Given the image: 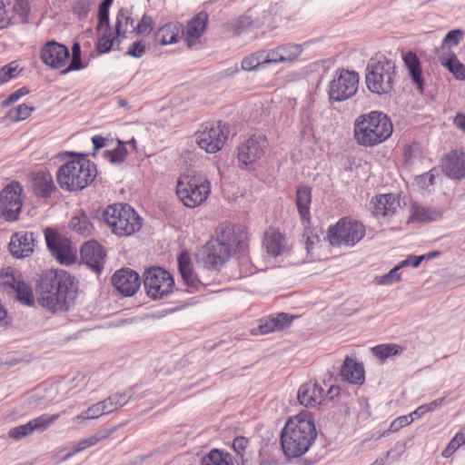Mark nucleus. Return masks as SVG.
<instances>
[{"label":"nucleus","instance_id":"nucleus-1","mask_svg":"<svg viewBox=\"0 0 465 465\" xmlns=\"http://www.w3.org/2000/svg\"><path fill=\"white\" fill-rule=\"evenodd\" d=\"M77 283L75 278L64 270L49 272L38 284V302L53 312L67 311L76 298Z\"/></svg>","mask_w":465,"mask_h":465},{"label":"nucleus","instance_id":"nucleus-2","mask_svg":"<svg viewBox=\"0 0 465 465\" xmlns=\"http://www.w3.org/2000/svg\"><path fill=\"white\" fill-rule=\"evenodd\" d=\"M317 436L314 420L309 412H301L288 419L281 433L285 456L297 458L305 454Z\"/></svg>","mask_w":465,"mask_h":465},{"label":"nucleus","instance_id":"nucleus-3","mask_svg":"<svg viewBox=\"0 0 465 465\" xmlns=\"http://www.w3.org/2000/svg\"><path fill=\"white\" fill-rule=\"evenodd\" d=\"M393 126L383 113L373 111L359 116L354 123V136L362 146H374L386 141L392 134Z\"/></svg>","mask_w":465,"mask_h":465},{"label":"nucleus","instance_id":"nucleus-4","mask_svg":"<svg viewBox=\"0 0 465 465\" xmlns=\"http://www.w3.org/2000/svg\"><path fill=\"white\" fill-rule=\"evenodd\" d=\"M96 174V167L92 162L79 158L62 164L56 172V180L63 190L76 192L87 187Z\"/></svg>","mask_w":465,"mask_h":465},{"label":"nucleus","instance_id":"nucleus-5","mask_svg":"<svg viewBox=\"0 0 465 465\" xmlns=\"http://www.w3.org/2000/svg\"><path fill=\"white\" fill-rule=\"evenodd\" d=\"M175 189L179 200L184 206L195 208L209 197L211 183L202 173L187 170L179 176Z\"/></svg>","mask_w":465,"mask_h":465},{"label":"nucleus","instance_id":"nucleus-6","mask_svg":"<svg viewBox=\"0 0 465 465\" xmlns=\"http://www.w3.org/2000/svg\"><path fill=\"white\" fill-rule=\"evenodd\" d=\"M104 220L118 236H131L142 227V218L126 203H114L106 207Z\"/></svg>","mask_w":465,"mask_h":465},{"label":"nucleus","instance_id":"nucleus-7","mask_svg":"<svg viewBox=\"0 0 465 465\" xmlns=\"http://www.w3.org/2000/svg\"><path fill=\"white\" fill-rule=\"evenodd\" d=\"M396 79L395 64L390 60H371L366 67L365 82L372 94H388L392 89Z\"/></svg>","mask_w":465,"mask_h":465},{"label":"nucleus","instance_id":"nucleus-8","mask_svg":"<svg viewBox=\"0 0 465 465\" xmlns=\"http://www.w3.org/2000/svg\"><path fill=\"white\" fill-rule=\"evenodd\" d=\"M365 235V228L362 223L341 219L334 226L330 227L328 237L332 246H353Z\"/></svg>","mask_w":465,"mask_h":465},{"label":"nucleus","instance_id":"nucleus-9","mask_svg":"<svg viewBox=\"0 0 465 465\" xmlns=\"http://www.w3.org/2000/svg\"><path fill=\"white\" fill-rule=\"evenodd\" d=\"M358 85L359 74L357 73L340 69L329 84V98L334 102L346 101L356 94Z\"/></svg>","mask_w":465,"mask_h":465},{"label":"nucleus","instance_id":"nucleus-10","mask_svg":"<svg viewBox=\"0 0 465 465\" xmlns=\"http://www.w3.org/2000/svg\"><path fill=\"white\" fill-rule=\"evenodd\" d=\"M228 138V129L221 122L205 123L195 134L199 147L208 153L220 151Z\"/></svg>","mask_w":465,"mask_h":465},{"label":"nucleus","instance_id":"nucleus-11","mask_svg":"<svg viewBox=\"0 0 465 465\" xmlns=\"http://www.w3.org/2000/svg\"><path fill=\"white\" fill-rule=\"evenodd\" d=\"M143 277L146 293L154 300L168 295L174 286V281L171 273L161 267H153L146 270Z\"/></svg>","mask_w":465,"mask_h":465},{"label":"nucleus","instance_id":"nucleus-12","mask_svg":"<svg viewBox=\"0 0 465 465\" xmlns=\"http://www.w3.org/2000/svg\"><path fill=\"white\" fill-rule=\"evenodd\" d=\"M340 393V388L330 386L327 391L317 381H309L302 384L297 392L299 402L306 408H316L324 403L327 398L333 400Z\"/></svg>","mask_w":465,"mask_h":465},{"label":"nucleus","instance_id":"nucleus-13","mask_svg":"<svg viewBox=\"0 0 465 465\" xmlns=\"http://www.w3.org/2000/svg\"><path fill=\"white\" fill-rule=\"evenodd\" d=\"M23 186L18 182H12L0 193V213L6 221H15L22 209L21 194Z\"/></svg>","mask_w":465,"mask_h":465},{"label":"nucleus","instance_id":"nucleus-14","mask_svg":"<svg viewBox=\"0 0 465 465\" xmlns=\"http://www.w3.org/2000/svg\"><path fill=\"white\" fill-rule=\"evenodd\" d=\"M0 285L15 292L16 299L25 305H33L35 302L31 286L23 279L19 272L13 268H5L0 272Z\"/></svg>","mask_w":465,"mask_h":465},{"label":"nucleus","instance_id":"nucleus-15","mask_svg":"<svg viewBox=\"0 0 465 465\" xmlns=\"http://www.w3.org/2000/svg\"><path fill=\"white\" fill-rule=\"evenodd\" d=\"M267 146L264 134H252L238 146V161L245 166L252 165L264 155Z\"/></svg>","mask_w":465,"mask_h":465},{"label":"nucleus","instance_id":"nucleus-16","mask_svg":"<svg viewBox=\"0 0 465 465\" xmlns=\"http://www.w3.org/2000/svg\"><path fill=\"white\" fill-rule=\"evenodd\" d=\"M45 234L48 249L60 263L69 264L74 262L75 250L67 238L51 229H46Z\"/></svg>","mask_w":465,"mask_h":465},{"label":"nucleus","instance_id":"nucleus-17","mask_svg":"<svg viewBox=\"0 0 465 465\" xmlns=\"http://www.w3.org/2000/svg\"><path fill=\"white\" fill-rule=\"evenodd\" d=\"M68 48L55 41L47 42L41 50L43 63L54 69L64 67L69 60Z\"/></svg>","mask_w":465,"mask_h":465},{"label":"nucleus","instance_id":"nucleus-18","mask_svg":"<svg viewBox=\"0 0 465 465\" xmlns=\"http://www.w3.org/2000/svg\"><path fill=\"white\" fill-rule=\"evenodd\" d=\"M36 237L31 232H18L12 235L8 249L17 259L29 257L34 252Z\"/></svg>","mask_w":465,"mask_h":465},{"label":"nucleus","instance_id":"nucleus-19","mask_svg":"<svg viewBox=\"0 0 465 465\" xmlns=\"http://www.w3.org/2000/svg\"><path fill=\"white\" fill-rule=\"evenodd\" d=\"M112 283L124 296H133L138 291L141 281L137 272L131 269H121L112 276Z\"/></svg>","mask_w":465,"mask_h":465},{"label":"nucleus","instance_id":"nucleus-20","mask_svg":"<svg viewBox=\"0 0 465 465\" xmlns=\"http://www.w3.org/2000/svg\"><path fill=\"white\" fill-rule=\"evenodd\" d=\"M204 263L213 269L223 266L230 257L229 247L216 239L209 242L202 252Z\"/></svg>","mask_w":465,"mask_h":465},{"label":"nucleus","instance_id":"nucleus-21","mask_svg":"<svg viewBox=\"0 0 465 465\" xmlns=\"http://www.w3.org/2000/svg\"><path fill=\"white\" fill-rule=\"evenodd\" d=\"M58 417L59 414L42 415L30 420L26 424L12 428L8 431V436L14 440H19L32 434L35 430L42 431L46 430L54 420L58 419Z\"/></svg>","mask_w":465,"mask_h":465},{"label":"nucleus","instance_id":"nucleus-22","mask_svg":"<svg viewBox=\"0 0 465 465\" xmlns=\"http://www.w3.org/2000/svg\"><path fill=\"white\" fill-rule=\"evenodd\" d=\"M442 168L444 173L451 178H465V153L452 151L448 153L442 161Z\"/></svg>","mask_w":465,"mask_h":465},{"label":"nucleus","instance_id":"nucleus-23","mask_svg":"<svg viewBox=\"0 0 465 465\" xmlns=\"http://www.w3.org/2000/svg\"><path fill=\"white\" fill-rule=\"evenodd\" d=\"M82 260L95 272L101 270L105 257L103 247L97 242H85L81 249Z\"/></svg>","mask_w":465,"mask_h":465},{"label":"nucleus","instance_id":"nucleus-24","mask_svg":"<svg viewBox=\"0 0 465 465\" xmlns=\"http://www.w3.org/2000/svg\"><path fill=\"white\" fill-rule=\"evenodd\" d=\"M372 203L374 215L381 217L394 214L400 207V200L392 193L376 196L372 200Z\"/></svg>","mask_w":465,"mask_h":465},{"label":"nucleus","instance_id":"nucleus-25","mask_svg":"<svg viewBox=\"0 0 465 465\" xmlns=\"http://www.w3.org/2000/svg\"><path fill=\"white\" fill-rule=\"evenodd\" d=\"M263 244L267 252L273 257L280 256L288 250L286 237L276 229L266 231Z\"/></svg>","mask_w":465,"mask_h":465},{"label":"nucleus","instance_id":"nucleus-26","mask_svg":"<svg viewBox=\"0 0 465 465\" xmlns=\"http://www.w3.org/2000/svg\"><path fill=\"white\" fill-rule=\"evenodd\" d=\"M207 22L208 15L205 12L198 13L188 22L184 38L189 47L195 45L196 41L202 36Z\"/></svg>","mask_w":465,"mask_h":465},{"label":"nucleus","instance_id":"nucleus-27","mask_svg":"<svg viewBox=\"0 0 465 465\" xmlns=\"http://www.w3.org/2000/svg\"><path fill=\"white\" fill-rule=\"evenodd\" d=\"M178 265L181 276L188 288V292H193L198 291L202 286V282L193 272V265L189 257L187 255L181 254L178 259Z\"/></svg>","mask_w":465,"mask_h":465},{"label":"nucleus","instance_id":"nucleus-28","mask_svg":"<svg viewBox=\"0 0 465 465\" xmlns=\"http://www.w3.org/2000/svg\"><path fill=\"white\" fill-rule=\"evenodd\" d=\"M178 265L181 276L188 288V292H193L198 291L202 286V282L193 272V265L189 257L187 255L181 254L178 259Z\"/></svg>","mask_w":465,"mask_h":465},{"label":"nucleus","instance_id":"nucleus-29","mask_svg":"<svg viewBox=\"0 0 465 465\" xmlns=\"http://www.w3.org/2000/svg\"><path fill=\"white\" fill-rule=\"evenodd\" d=\"M33 190L38 196L49 197L56 190L52 175L44 171L35 173L33 176Z\"/></svg>","mask_w":465,"mask_h":465},{"label":"nucleus","instance_id":"nucleus-30","mask_svg":"<svg viewBox=\"0 0 465 465\" xmlns=\"http://www.w3.org/2000/svg\"><path fill=\"white\" fill-rule=\"evenodd\" d=\"M292 319L286 313H279L276 317L266 320L260 324L257 329H253L252 333L254 335L267 334L272 331H282L291 324Z\"/></svg>","mask_w":465,"mask_h":465},{"label":"nucleus","instance_id":"nucleus-31","mask_svg":"<svg viewBox=\"0 0 465 465\" xmlns=\"http://www.w3.org/2000/svg\"><path fill=\"white\" fill-rule=\"evenodd\" d=\"M218 240L229 247L230 254L236 251L243 252L247 248L246 236L240 232L239 229L232 228L226 230Z\"/></svg>","mask_w":465,"mask_h":465},{"label":"nucleus","instance_id":"nucleus-32","mask_svg":"<svg viewBox=\"0 0 465 465\" xmlns=\"http://www.w3.org/2000/svg\"><path fill=\"white\" fill-rule=\"evenodd\" d=\"M341 374L342 378L353 384H361L364 381V370L361 364L355 361L346 358L341 369Z\"/></svg>","mask_w":465,"mask_h":465},{"label":"nucleus","instance_id":"nucleus-33","mask_svg":"<svg viewBox=\"0 0 465 465\" xmlns=\"http://www.w3.org/2000/svg\"><path fill=\"white\" fill-rule=\"evenodd\" d=\"M403 61L410 72L413 83L418 86L420 91H422L424 82L421 76L420 62L417 54L412 52H408L403 54Z\"/></svg>","mask_w":465,"mask_h":465},{"label":"nucleus","instance_id":"nucleus-34","mask_svg":"<svg viewBox=\"0 0 465 465\" xmlns=\"http://www.w3.org/2000/svg\"><path fill=\"white\" fill-rule=\"evenodd\" d=\"M312 202V190L309 186H300L296 192V205L302 220L310 219V205Z\"/></svg>","mask_w":465,"mask_h":465},{"label":"nucleus","instance_id":"nucleus-35","mask_svg":"<svg viewBox=\"0 0 465 465\" xmlns=\"http://www.w3.org/2000/svg\"><path fill=\"white\" fill-rule=\"evenodd\" d=\"M69 227L84 237L91 235L94 230L88 216L81 211L71 218Z\"/></svg>","mask_w":465,"mask_h":465},{"label":"nucleus","instance_id":"nucleus-36","mask_svg":"<svg viewBox=\"0 0 465 465\" xmlns=\"http://www.w3.org/2000/svg\"><path fill=\"white\" fill-rule=\"evenodd\" d=\"M201 465H234V463L231 454L213 450L202 459Z\"/></svg>","mask_w":465,"mask_h":465},{"label":"nucleus","instance_id":"nucleus-37","mask_svg":"<svg viewBox=\"0 0 465 465\" xmlns=\"http://www.w3.org/2000/svg\"><path fill=\"white\" fill-rule=\"evenodd\" d=\"M134 21L129 15L128 12L121 9L116 17L115 31L118 36L124 35L126 33H134Z\"/></svg>","mask_w":465,"mask_h":465},{"label":"nucleus","instance_id":"nucleus-38","mask_svg":"<svg viewBox=\"0 0 465 465\" xmlns=\"http://www.w3.org/2000/svg\"><path fill=\"white\" fill-rule=\"evenodd\" d=\"M282 63H292L295 61L303 52V46L298 44H284L278 45Z\"/></svg>","mask_w":465,"mask_h":465},{"label":"nucleus","instance_id":"nucleus-39","mask_svg":"<svg viewBox=\"0 0 465 465\" xmlns=\"http://www.w3.org/2000/svg\"><path fill=\"white\" fill-rule=\"evenodd\" d=\"M440 216V212L430 207L414 205L411 208V218L417 222H430L436 220Z\"/></svg>","mask_w":465,"mask_h":465},{"label":"nucleus","instance_id":"nucleus-40","mask_svg":"<svg viewBox=\"0 0 465 465\" xmlns=\"http://www.w3.org/2000/svg\"><path fill=\"white\" fill-rule=\"evenodd\" d=\"M127 401L125 394L115 393L99 402L104 406L102 408L104 409V413L109 414L125 405Z\"/></svg>","mask_w":465,"mask_h":465},{"label":"nucleus","instance_id":"nucleus-41","mask_svg":"<svg viewBox=\"0 0 465 465\" xmlns=\"http://www.w3.org/2000/svg\"><path fill=\"white\" fill-rule=\"evenodd\" d=\"M403 349L395 343L381 344L371 348L373 355L380 360H385L389 357L401 353Z\"/></svg>","mask_w":465,"mask_h":465},{"label":"nucleus","instance_id":"nucleus-42","mask_svg":"<svg viewBox=\"0 0 465 465\" xmlns=\"http://www.w3.org/2000/svg\"><path fill=\"white\" fill-rule=\"evenodd\" d=\"M102 407H104V406L101 405L100 402L94 403V404L91 405L87 410L83 411L82 413L74 417L72 419V420H73V422H74L76 424H81L84 420L97 419V418L101 417L102 415L105 414L104 409H103Z\"/></svg>","mask_w":465,"mask_h":465},{"label":"nucleus","instance_id":"nucleus-43","mask_svg":"<svg viewBox=\"0 0 465 465\" xmlns=\"http://www.w3.org/2000/svg\"><path fill=\"white\" fill-rule=\"evenodd\" d=\"M156 41L162 45H166L176 43L178 40V32L174 26L164 25L155 35Z\"/></svg>","mask_w":465,"mask_h":465},{"label":"nucleus","instance_id":"nucleus-44","mask_svg":"<svg viewBox=\"0 0 465 465\" xmlns=\"http://www.w3.org/2000/svg\"><path fill=\"white\" fill-rule=\"evenodd\" d=\"M249 447V440L243 436L236 437L232 440L233 450L240 457L241 464L243 463L244 460H251Z\"/></svg>","mask_w":465,"mask_h":465},{"label":"nucleus","instance_id":"nucleus-45","mask_svg":"<svg viewBox=\"0 0 465 465\" xmlns=\"http://www.w3.org/2000/svg\"><path fill=\"white\" fill-rule=\"evenodd\" d=\"M410 263V259H406L402 261L399 265L391 269L388 273L382 275L378 280V283L381 285H390L393 282H399L401 280V274L399 273V270L408 266Z\"/></svg>","mask_w":465,"mask_h":465},{"label":"nucleus","instance_id":"nucleus-46","mask_svg":"<svg viewBox=\"0 0 465 465\" xmlns=\"http://www.w3.org/2000/svg\"><path fill=\"white\" fill-rule=\"evenodd\" d=\"M262 55V54H261V51H257L245 56L241 63L242 70L255 71L259 67L264 66Z\"/></svg>","mask_w":465,"mask_h":465},{"label":"nucleus","instance_id":"nucleus-47","mask_svg":"<svg viewBox=\"0 0 465 465\" xmlns=\"http://www.w3.org/2000/svg\"><path fill=\"white\" fill-rule=\"evenodd\" d=\"M450 72H451L456 78L465 80V66L460 64L455 54H452L445 63H443Z\"/></svg>","mask_w":465,"mask_h":465},{"label":"nucleus","instance_id":"nucleus-48","mask_svg":"<svg viewBox=\"0 0 465 465\" xmlns=\"http://www.w3.org/2000/svg\"><path fill=\"white\" fill-rule=\"evenodd\" d=\"M83 68L82 60H81V50L80 45L77 43H74L72 48V60L65 69H64L61 74H65L71 71L79 70Z\"/></svg>","mask_w":465,"mask_h":465},{"label":"nucleus","instance_id":"nucleus-49","mask_svg":"<svg viewBox=\"0 0 465 465\" xmlns=\"http://www.w3.org/2000/svg\"><path fill=\"white\" fill-rule=\"evenodd\" d=\"M33 111L34 107L22 104L11 110L9 114L14 121L18 122L28 118Z\"/></svg>","mask_w":465,"mask_h":465},{"label":"nucleus","instance_id":"nucleus-50","mask_svg":"<svg viewBox=\"0 0 465 465\" xmlns=\"http://www.w3.org/2000/svg\"><path fill=\"white\" fill-rule=\"evenodd\" d=\"M153 18L144 15L137 25L134 26V33L141 35H148L153 31Z\"/></svg>","mask_w":465,"mask_h":465},{"label":"nucleus","instance_id":"nucleus-51","mask_svg":"<svg viewBox=\"0 0 465 465\" xmlns=\"http://www.w3.org/2000/svg\"><path fill=\"white\" fill-rule=\"evenodd\" d=\"M12 18L9 3L0 0V28H6L11 24Z\"/></svg>","mask_w":465,"mask_h":465},{"label":"nucleus","instance_id":"nucleus-52","mask_svg":"<svg viewBox=\"0 0 465 465\" xmlns=\"http://www.w3.org/2000/svg\"><path fill=\"white\" fill-rule=\"evenodd\" d=\"M261 54H262V62L264 66L267 64H275L282 63V57L280 56V52L278 46L269 50H260Z\"/></svg>","mask_w":465,"mask_h":465},{"label":"nucleus","instance_id":"nucleus-53","mask_svg":"<svg viewBox=\"0 0 465 465\" xmlns=\"http://www.w3.org/2000/svg\"><path fill=\"white\" fill-rule=\"evenodd\" d=\"M113 0H104L99 5V25L98 28L102 26H108L109 22V7Z\"/></svg>","mask_w":465,"mask_h":465},{"label":"nucleus","instance_id":"nucleus-54","mask_svg":"<svg viewBox=\"0 0 465 465\" xmlns=\"http://www.w3.org/2000/svg\"><path fill=\"white\" fill-rule=\"evenodd\" d=\"M106 153L111 163H121L124 161L127 154V151L124 144L120 143L117 148H115L113 151H107Z\"/></svg>","mask_w":465,"mask_h":465},{"label":"nucleus","instance_id":"nucleus-55","mask_svg":"<svg viewBox=\"0 0 465 465\" xmlns=\"http://www.w3.org/2000/svg\"><path fill=\"white\" fill-rule=\"evenodd\" d=\"M435 169L430 170L429 173L419 175L415 178L416 184L422 190H427L433 184L435 178Z\"/></svg>","mask_w":465,"mask_h":465},{"label":"nucleus","instance_id":"nucleus-56","mask_svg":"<svg viewBox=\"0 0 465 465\" xmlns=\"http://www.w3.org/2000/svg\"><path fill=\"white\" fill-rule=\"evenodd\" d=\"M113 37L112 33L107 32V30L104 33L102 37L99 38L96 47L99 54H104L111 50L113 45Z\"/></svg>","mask_w":465,"mask_h":465},{"label":"nucleus","instance_id":"nucleus-57","mask_svg":"<svg viewBox=\"0 0 465 465\" xmlns=\"http://www.w3.org/2000/svg\"><path fill=\"white\" fill-rule=\"evenodd\" d=\"M413 421L412 414L407 416H401L395 419L390 425L389 430L391 432H396L400 429L409 425Z\"/></svg>","mask_w":465,"mask_h":465},{"label":"nucleus","instance_id":"nucleus-58","mask_svg":"<svg viewBox=\"0 0 465 465\" xmlns=\"http://www.w3.org/2000/svg\"><path fill=\"white\" fill-rule=\"evenodd\" d=\"M0 74L2 84L5 83L18 74L17 66L13 65V64H9L2 68Z\"/></svg>","mask_w":465,"mask_h":465},{"label":"nucleus","instance_id":"nucleus-59","mask_svg":"<svg viewBox=\"0 0 465 465\" xmlns=\"http://www.w3.org/2000/svg\"><path fill=\"white\" fill-rule=\"evenodd\" d=\"M29 93V90L26 88V87H22L18 90H16L15 92H14L13 94H11L7 99H5L3 103H2V105L3 106H9L10 104L15 103L16 101H18L21 97H23L24 95L27 94Z\"/></svg>","mask_w":465,"mask_h":465},{"label":"nucleus","instance_id":"nucleus-60","mask_svg":"<svg viewBox=\"0 0 465 465\" xmlns=\"http://www.w3.org/2000/svg\"><path fill=\"white\" fill-rule=\"evenodd\" d=\"M463 32L460 29L450 31L443 39V43L457 45L461 40Z\"/></svg>","mask_w":465,"mask_h":465},{"label":"nucleus","instance_id":"nucleus-61","mask_svg":"<svg viewBox=\"0 0 465 465\" xmlns=\"http://www.w3.org/2000/svg\"><path fill=\"white\" fill-rule=\"evenodd\" d=\"M145 52V46L142 44V42H134L133 43L128 50L126 51V54L133 57H141Z\"/></svg>","mask_w":465,"mask_h":465},{"label":"nucleus","instance_id":"nucleus-62","mask_svg":"<svg viewBox=\"0 0 465 465\" xmlns=\"http://www.w3.org/2000/svg\"><path fill=\"white\" fill-rule=\"evenodd\" d=\"M11 15L13 12H16L20 16H25L29 12L28 3L25 0H16L15 4L10 7Z\"/></svg>","mask_w":465,"mask_h":465},{"label":"nucleus","instance_id":"nucleus-63","mask_svg":"<svg viewBox=\"0 0 465 465\" xmlns=\"http://www.w3.org/2000/svg\"><path fill=\"white\" fill-rule=\"evenodd\" d=\"M96 443L98 442L94 435H92L86 439H83L76 444L74 452L82 451L86 448L95 445Z\"/></svg>","mask_w":465,"mask_h":465},{"label":"nucleus","instance_id":"nucleus-64","mask_svg":"<svg viewBox=\"0 0 465 465\" xmlns=\"http://www.w3.org/2000/svg\"><path fill=\"white\" fill-rule=\"evenodd\" d=\"M117 430V427H113L110 429H102L96 431L94 435L95 436L97 442L107 439L111 434H113Z\"/></svg>","mask_w":465,"mask_h":465}]
</instances>
